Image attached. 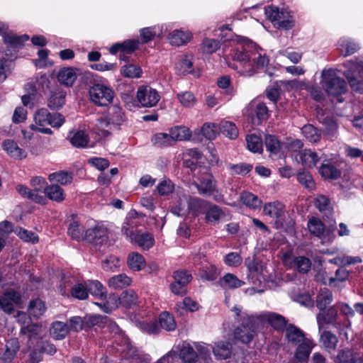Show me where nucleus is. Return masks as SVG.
Here are the masks:
<instances>
[{
  "instance_id": "1",
  "label": "nucleus",
  "mask_w": 363,
  "mask_h": 363,
  "mask_svg": "<svg viewBox=\"0 0 363 363\" xmlns=\"http://www.w3.org/2000/svg\"><path fill=\"white\" fill-rule=\"evenodd\" d=\"M233 59L239 63V66H229L239 69L238 72L242 75L248 77L252 76L258 69L265 68L269 64L268 57L264 54L259 52L254 43L245 40L238 43Z\"/></svg>"
},
{
  "instance_id": "2",
  "label": "nucleus",
  "mask_w": 363,
  "mask_h": 363,
  "mask_svg": "<svg viewBox=\"0 0 363 363\" xmlns=\"http://www.w3.org/2000/svg\"><path fill=\"white\" fill-rule=\"evenodd\" d=\"M233 311L237 316H242V326L238 327L234 331V337L242 343H249L254 337L256 325L259 324L256 315H250L246 313L241 314V309L235 307Z\"/></svg>"
},
{
  "instance_id": "3",
  "label": "nucleus",
  "mask_w": 363,
  "mask_h": 363,
  "mask_svg": "<svg viewBox=\"0 0 363 363\" xmlns=\"http://www.w3.org/2000/svg\"><path fill=\"white\" fill-rule=\"evenodd\" d=\"M322 86L328 95L339 96L346 92L345 81L333 69H324L321 74Z\"/></svg>"
},
{
  "instance_id": "4",
  "label": "nucleus",
  "mask_w": 363,
  "mask_h": 363,
  "mask_svg": "<svg viewBox=\"0 0 363 363\" xmlns=\"http://www.w3.org/2000/svg\"><path fill=\"white\" fill-rule=\"evenodd\" d=\"M344 66L347 68L345 76L351 88L355 91L363 93V63L350 60L345 62Z\"/></svg>"
},
{
  "instance_id": "5",
  "label": "nucleus",
  "mask_w": 363,
  "mask_h": 363,
  "mask_svg": "<svg viewBox=\"0 0 363 363\" xmlns=\"http://www.w3.org/2000/svg\"><path fill=\"white\" fill-rule=\"evenodd\" d=\"M89 92L91 101L98 106H107L113 99V90L103 84L94 85Z\"/></svg>"
},
{
  "instance_id": "6",
  "label": "nucleus",
  "mask_w": 363,
  "mask_h": 363,
  "mask_svg": "<svg viewBox=\"0 0 363 363\" xmlns=\"http://www.w3.org/2000/svg\"><path fill=\"white\" fill-rule=\"evenodd\" d=\"M137 99L141 106L144 107L155 106L160 99L157 90L148 86H141L137 91Z\"/></svg>"
},
{
  "instance_id": "7",
  "label": "nucleus",
  "mask_w": 363,
  "mask_h": 363,
  "mask_svg": "<svg viewBox=\"0 0 363 363\" xmlns=\"http://www.w3.org/2000/svg\"><path fill=\"white\" fill-rule=\"evenodd\" d=\"M199 194L206 196H210L215 193H218L217 182L213 176L210 174H206L199 178V183H194Z\"/></svg>"
},
{
  "instance_id": "8",
  "label": "nucleus",
  "mask_w": 363,
  "mask_h": 363,
  "mask_svg": "<svg viewBox=\"0 0 363 363\" xmlns=\"http://www.w3.org/2000/svg\"><path fill=\"white\" fill-rule=\"evenodd\" d=\"M21 301V295L13 289L6 290L0 296V308L6 313L14 311V305L18 304Z\"/></svg>"
},
{
  "instance_id": "9",
  "label": "nucleus",
  "mask_w": 363,
  "mask_h": 363,
  "mask_svg": "<svg viewBox=\"0 0 363 363\" xmlns=\"http://www.w3.org/2000/svg\"><path fill=\"white\" fill-rule=\"evenodd\" d=\"M108 238V230L101 224H95L90 226L85 232V240L96 245H101Z\"/></svg>"
},
{
  "instance_id": "10",
  "label": "nucleus",
  "mask_w": 363,
  "mask_h": 363,
  "mask_svg": "<svg viewBox=\"0 0 363 363\" xmlns=\"http://www.w3.org/2000/svg\"><path fill=\"white\" fill-rule=\"evenodd\" d=\"M84 330H89L96 325L102 328H111L112 330H118V326L107 316L101 315H86L84 317Z\"/></svg>"
},
{
  "instance_id": "11",
  "label": "nucleus",
  "mask_w": 363,
  "mask_h": 363,
  "mask_svg": "<svg viewBox=\"0 0 363 363\" xmlns=\"http://www.w3.org/2000/svg\"><path fill=\"white\" fill-rule=\"evenodd\" d=\"M284 262L286 265L296 269L301 274H307L311 270L312 264L311 259L305 256H296L290 259L289 257L285 255Z\"/></svg>"
},
{
  "instance_id": "12",
  "label": "nucleus",
  "mask_w": 363,
  "mask_h": 363,
  "mask_svg": "<svg viewBox=\"0 0 363 363\" xmlns=\"http://www.w3.org/2000/svg\"><path fill=\"white\" fill-rule=\"evenodd\" d=\"M256 319L258 320L259 324L262 323L264 320L268 323L277 330H285L287 324V320L281 315L275 313H265L259 315H256Z\"/></svg>"
},
{
  "instance_id": "13",
  "label": "nucleus",
  "mask_w": 363,
  "mask_h": 363,
  "mask_svg": "<svg viewBox=\"0 0 363 363\" xmlns=\"http://www.w3.org/2000/svg\"><path fill=\"white\" fill-rule=\"evenodd\" d=\"M140 216H142V214L138 213L135 210H131L128 213L121 228L122 233L127 238H131L135 235L136 233H134V229L139 225L137 218Z\"/></svg>"
},
{
  "instance_id": "14",
  "label": "nucleus",
  "mask_w": 363,
  "mask_h": 363,
  "mask_svg": "<svg viewBox=\"0 0 363 363\" xmlns=\"http://www.w3.org/2000/svg\"><path fill=\"white\" fill-rule=\"evenodd\" d=\"M337 318V310L335 305L328 308V309H323L316 315V320L318 325V330L320 331L325 325L334 323Z\"/></svg>"
},
{
  "instance_id": "15",
  "label": "nucleus",
  "mask_w": 363,
  "mask_h": 363,
  "mask_svg": "<svg viewBox=\"0 0 363 363\" xmlns=\"http://www.w3.org/2000/svg\"><path fill=\"white\" fill-rule=\"evenodd\" d=\"M295 157L296 160L300 162L304 167L309 169L313 168L320 160L317 153L310 149L299 151Z\"/></svg>"
},
{
  "instance_id": "16",
  "label": "nucleus",
  "mask_w": 363,
  "mask_h": 363,
  "mask_svg": "<svg viewBox=\"0 0 363 363\" xmlns=\"http://www.w3.org/2000/svg\"><path fill=\"white\" fill-rule=\"evenodd\" d=\"M19 348L20 345L17 339L12 338L8 340L5 345V350L0 357L1 363H11Z\"/></svg>"
},
{
  "instance_id": "17",
  "label": "nucleus",
  "mask_w": 363,
  "mask_h": 363,
  "mask_svg": "<svg viewBox=\"0 0 363 363\" xmlns=\"http://www.w3.org/2000/svg\"><path fill=\"white\" fill-rule=\"evenodd\" d=\"M285 337L288 342L295 346L306 339L305 333L294 324H289L285 329Z\"/></svg>"
},
{
  "instance_id": "18",
  "label": "nucleus",
  "mask_w": 363,
  "mask_h": 363,
  "mask_svg": "<svg viewBox=\"0 0 363 363\" xmlns=\"http://www.w3.org/2000/svg\"><path fill=\"white\" fill-rule=\"evenodd\" d=\"M335 362V363H363V357H359V354L356 349H347L338 352Z\"/></svg>"
},
{
  "instance_id": "19",
  "label": "nucleus",
  "mask_w": 363,
  "mask_h": 363,
  "mask_svg": "<svg viewBox=\"0 0 363 363\" xmlns=\"http://www.w3.org/2000/svg\"><path fill=\"white\" fill-rule=\"evenodd\" d=\"M294 357L298 362H304L308 359L315 344L313 340L306 338L298 344Z\"/></svg>"
},
{
  "instance_id": "20",
  "label": "nucleus",
  "mask_w": 363,
  "mask_h": 363,
  "mask_svg": "<svg viewBox=\"0 0 363 363\" xmlns=\"http://www.w3.org/2000/svg\"><path fill=\"white\" fill-rule=\"evenodd\" d=\"M106 118L113 128L123 124L125 121L124 113L120 106L113 105L108 108Z\"/></svg>"
},
{
  "instance_id": "21",
  "label": "nucleus",
  "mask_w": 363,
  "mask_h": 363,
  "mask_svg": "<svg viewBox=\"0 0 363 363\" xmlns=\"http://www.w3.org/2000/svg\"><path fill=\"white\" fill-rule=\"evenodd\" d=\"M191 37V32L188 30H175L169 34L168 40L171 45L181 46L189 42Z\"/></svg>"
},
{
  "instance_id": "22",
  "label": "nucleus",
  "mask_w": 363,
  "mask_h": 363,
  "mask_svg": "<svg viewBox=\"0 0 363 363\" xmlns=\"http://www.w3.org/2000/svg\"><path fill=\"white\" fill-rule=\"evenodd\" d=\"M130 240L144 250H149L155 243L153 235L149 233L138 231Z\"/></svg>"
},
{
  "instance_id": "23",
  "label": "nucleus",
  "mask_w": 363,
  "mask_h": 363,
  "mask_svg": "<svg viewBox=\"0 0 363 363\" xmlns=\"http://www.w3.org/2000/svg\"><path fill=\"white\" fill-rule=\"evenodd\" d=\"M314 205L324 216L329 218L333 215V208L330 200L324 195H318L314 200Z\"/></svg>"
},
{
  "instance_id": "24",
  "label": "nucleus",
  "mask_w": 363,
  "mask_h": 363,
  "mask_svg": "<svg viewBox=\"0 0 363 363\" xmlns=\"http://www.w3.org/2000/svg\"><path fill=\"white\" fill-rule=\"evenodd\" d=\"M179 357L184 363H195L198 354L189 343L183 342L179 349Z\"/></svg>"
},
{
  "instance_id": "25",
  "label": "nucleus",
  "mask_w": 363,
  "mask_h": 363,
  "mask_svg": "<svg viewBox=\"0 0 363 363\" xmlns=\"http://www.w3.org/2000/svg\"><path fill=\"white\" fill-rule=\"evenodd\" d=\"M96 304L105 313H108L121 306L120 296L116 294H110L105 297V301L96 303Z\"/></svg>"
},
{
  "instance_id": "26",
  "label": "nucleus",
  "mask_w": 363,
  "mask_h": 363,
  "mask_svg": "<svg viewBox=\"0 0 363 363\" xmlns=\"http://www.w3.org/2000/svg\"><path fill=\"white\" fill-rule=\"evenodd\" d=\"M69 333V326L62 321H55L50 328V335L55 340H63Z\"/></svg>"
},
{
  "instance_id": "27",
  "label": "nucleus",
  "mask_w": 363,
  "mask_h": 363,
  "mask_svg": "<svg viewBox=\"0 0 363 363\" xmlns=\"http://www.w3.org/2000/svg\"><path fill=\"white\" fill-rule=\"evenodd\" d=\"M2 147L12 157L21 160L27 156L26 152L20 148L13 140H4L2 143Z\"/></svg>"
},
{
  "instance_id": "28",
  "label": "nucleus",
  "mask_w": 363,
  "mask_h": 363,
  "mask_svg": "<svg viewBox=\"0 0 363 363\" xmlns=\"http://www.w3.org/2000/svg\"><path fill=\"white\" fill-rule=\"evenodd\" d=\"M132 283V279L125 274H120L111 277L108 280V286L113 289H121L129 286Z\"/></svg>"
},
{
  "instance_id": "29",
  "label": "nucleus",
  "mask_w": 363,
  "mask_h": 363,
  "mask_svg": "<svg viewBox=\"0 0 363 363\" xmlns=\"http://www.w3.org/2000/svg\"><path fill=\"white\" fill-rule=\"evenodd\" d=\"M232 352L231 345L228 342L218 341L213 347L215 357L220 359H226L230 357Z\"/></svg>"
},
{
  "instance_id": "30",
  "label": "nucleus",
  "mask_w": 363,
  "mask_h": 363,
  "mask_svg": "<svg viewBox=\"0 0 363 363\" xmlns=\"http://www.w3.org/2000/svg\"><path fill=\"white\" fill-rule=\"evenodd\" d=\"M68 138L70 143L75 147H84L89 143V136L83 130H72Z\"/></svg>"
},
{
  "instance_id": "31",
  "label": "nucleus",
  "mask_w": 363,
  "mask_h": 363,
  "mask_svg": "<svg viewBox=\"0 0 363 363\" xmlns=\"http://www.w3.org/2000/svg\"><path fill=\"white\" fill-rule=\"evenodd\" d=\"M279 15L274 21V24L279 28L289 29L294 25L293 17L291 12L287 10H279Z\"/></svg>"
},
{
  "instance_id": "32",
  "label": "nucleus",
  "mask_w": 363,
  "mask_h": 363,
  "mask_svg": "<svg viewBox=\"0 0 363 363\" xmlns=\"http://www.w3.org/2000/svg\"><path fill=\"white\" fill-rule=\"evenodd\" d=\"M245 282L239 279L235 274L228 273L219 280V284L225 289H237L244 285Z\"/></svg>"
},
{
  "instance_id": "33",
  "label": "nucleus",
  "mask_w": 363,
  "mask_h": 363,
  "mask_svg": "<svg viewBox=\"0 0 363 363\" xmlns=\"http://www.w3.org/2000/svg\"><path fill=\"white\" fill-rule=\"evenodd\" d=\"M85 232L84 227L77 220L73 219L70 221L67 233L72 239L77 241L85 240Z\"/></svg>"
},
{
  "instance_id": "34",
  "label": "nucleus",
  "mask_w": 363,
  "mask_h": 363,
  "mask_svg": "<svg viewBox=\"0 0 363 363\" xmlns=\"http://www.w3.org/2000/svg\"><path fill=\"white\" fill-rule=\"evenodd\" d=\"M169 133L173 140L174 144L177 141L189 140L191 136V132L186 126H175L169 129Z\"/></svg>"
},
{
  "instance_id": "35",
  "label": "nucleus",
  "mask_w": 363,
  "mask_h": 363,
  "mask_svg": "<svg viewBox=\"0 0 363 363\" xmlns=\"http://www.w3.org/2000/svg\"><path fill=\"white\" fill-rule=\"evenodd\" d=\"M77 77L75 70L70 67L61 69L57 74L58 81L66 86H72L76 81Z\"/></svg>"
},
{
  "instance_id": "36",
  "label": "nucleus",
  "mask_w": 363,
  "mask_h": 363,
  "mask_svg": "<svg viewBox=\"0 0 363 363\" xmlns=\"http://www.w3.org/2000/svg\"><path fill=\"white\" fill-rule=\"evenodd\" d=\"M44 193L49 199L56 202H62L65 199V194L63 189L57 184L46 186L44 189Z\"/></svg>"
},
{
  "instance_id": "37",
  "label": "nucleus",
  "mask_w": 363,
  "mask_h": 363,
  "mask_svg": "<svg viewBox=\"0 0 363 363\" xmlns=\"http://www.w3.org/2000/svg\"><path fill=\"white\" fill-rule=\"evenodd\" d=\"M16 189L18 193L23 198L30 199L38 203H44L45 198L43 196L39 195L38 193L35 192V191L30 189L26 186L18 184L16 186Z\"/></svg>"
},
{
  "instance_id": "38",
  "label": "nucleus",
  "mask_w": 363,
  "mask_h": 363,
  "mask_svg": "<svg viewBox=\"0 0 363 363\" xmlns=\"http://www.w3.org/2000/svg\"><path fill=\"white\" fill-rule=\"evenodd\" d=\"M121 306L130 308L137 305L138 294L132 289L123 291L120 296Z\"/></svg>"
},
{
  "instance_id": "39",
  "label": "nucleus",
  "mask_w": 363,
  "mask_h": 363,
  "mask_svg": "<svg viewBox=\"0 0 363 363\" xmlns=\"http://www.w3.org/2000/svg\"><path fill=\"white\" fill-rule=\"evenodd\" d=\"M225 211L215 204H211L206 211V218L210 223H218L225 217Z\"/></svg>"
},
{
  "instance_id": "40",
  "label": "nucleus",
  "mask_w": 363,
  "mask_h": 363,
  "mask_svg": "<svg viewBox=\"0 0 363 363\" xmlns=\"http://www.w3.org/2000/svg\"><path fill=\"white\" fill-rule=\"evenodd\" d=\"M319 173L327 179H337L341 175V172L331 163L323 164L319 168Z\"/></svg>"
},
{
  "instance_id": "41",
  "label": "nucleus",
  "mask_w": 363,
  "mask_h": 363,
  "mask_svg": "<svg viewBox=\"0 0 363 363\" xmlns=\"http://www.w3.org/2000/svg\"><path fill=\"white\" fill-rule=\"evenodd\" d=\"M301 133L305 138L312 143L318 142L321 138L320 130L311 124L305 125L301 128Z\"/></svg>"
},
{
  "instance_id": "42",
  "label": "nucleus",
  "mask_w": 363,
  "mask_h": 363,
  "mask_svg": "<svg viewBox=\"0 0 363 363\" xmlns=\"http://www.w3.org/2000/svg\"><path fill=\"white\" fill-rule=\"evenodd\" d=\"M320 342L325 348L335 349L338 342V338L332 332L323 330L320 334Z\"/></svg>"
},
{
  "instance_id": "43",
  "label": "nucleus",
  "mask_w": 363,
  "mask_h": 363,
  "mask_svg": "<svg viewBox=\"0 0 363 363\" xmlns=\"http://www.w3.org/2000/svg\"><path fill=\"white\" fill-rule=\"evenodd\" d=\"M45 303L39 298H35L30 301L28 311L29 314L34 318H40L46 311Z\"/></svg>"
},
{
  "instance_id": "44",
  "label": "nucleus",
  "mask_w": 363,
  "mask_h": 363,
  "mask_svg": "<svg viewBox=\"0 0 363 363\" xmlns=\"http://www.w3.org/2000/svg\"><path fill=\"white\" fill-rule=\"evenodd\" d=\"M66 94L63 91H57L51 94L48 106L52 109H59L65 104Z\"/></svg>"
},
{
  "instance_id": "45",
  "label": "nucleus",
  "mask_w": 363,
  "mask_h": 363,
  "mask_svg": "<svg viewBox=\"0 0 363 363\" xmlns=\"http://www.w3.org/2000/svg\"><path fill=\"white\" fill-rule=\"evenodd\" d=\"M128 265L134 271H140L145 266L144 257L138 252H132L128 257Z\"/></svg>"
},
{
  "instance_id": "46",
  "label": "nucleus",
  "mask_w": 363,
  "mask_h": 363,
  "mask_svg": "<svg viewBox=\"0 0 363 363\" xmlns=\"http://www.w3.org/2000/svg\"><path fill=\"white\" fill-rule=\"evenodd\" d=\"M96 133L101 138L108 136L113 129L106 117L97 119L96 123Z\"/></svg>"
},
{
  "instance_id": "47",
  "label": "nucleus",
  "mask_w": 363,
  "mask_h": 363,
  "mask_svg": "<svg viewBox=\"0 0 363 363\" xmlns=\"http://www.w3.org/2000/svg\"><path fill=\"white\" fill-rule=\"evenodd\" d=\"M284 211V205L278 201L268 203L264 206V213L271 218H279Z\"/></svg>"
},
{
  "instance_id": "48",
  "label": "nucleus",
  "mask_w": 363,
  "mask_h": 363,
  "mask_svg": "<svg viewBox=\"0 0 363 363\" xmlns=\"http://www.w3.org/2000/svg\"><path fill=\"white\" fill-rule=\"evenodd\" d=\"M152 143L154 145L160 147H166L174 145L169 133H156L152 138Z\"/></svg>"
},
{
  "instance_id": "49",
  "label": "nucleus",
  "mask_w": 363,
  "mask_h": 363,
  "mask_svg": "<svg viewBox=\"0 0 363 363\" xmlns=\"http://www.w3.org/2000/svg\"><path fill=\"white\" fill-rule=\"evenodd\" d=\"M220 131L230 139H235L238 135V130L235 125L228 121H223L219 123Z\"/></svg>"
},
{
  "instance_id": "50",
  "label": "nucleus",
  "mask_w": 363,
  "mask_h": 363,
  "mask_svg": "<svg viewBox=\"0 0 363 363\" xmlns=\"http://www.w3.org/2000/svg\"><path fill=\"white\" fill-rule=\"evenodd\" d=\"M198 308L197 303L188 297L185 298L182 301L177 303L175 306L177 313L180 315H183L184 312L186 311H196Z\"/></svg>"
},
{
  "instance_id": "51",
  "label": "nucleus",
  "mask_w": 363,
  "mask_h": 363,
  "mask_svg": "<svg viewBox=\"0 0 363 363\" xmlns=\"http://www.w3.org/2000/svg\"><path fill=\"white\" fill-rule=\"evenodd\" d=\"M208 204V201L198 197H190L188 200L189 210L194 214L202 212Z\"/></svg>"
},
{
  "instance_id": "52",
  "label": "nucleus",
  "mask_w": 363,
  "mask_h": 363,
  "mask_svg": "<svg viewBox=\"0 0 363 363\" xmlns=\"http://www.w3.org/2000/svg\"><path fill=\"white\" fill-rule=\"evenodd\" d=\"M333 301V294L327 289H321L316 297V306L320 311H323Z\"/></svg>"
},
{
  "instance_id": "53",
  "label": "nucleus",
  "mask_w": 363,
  "mask_h": 363,
  "mask_svg": "<svg viewBox=\"0 0 363 363\" xmlns=\"http://www.w3.org/2000/svg\"><path fill=\"white\" fill-rule=\"evenodd\" d=\"M4 42L11 48H16L21 47L23 43L29 39L28 35H16V34L9 33L4 37Z\"/></svg>"
},
{
  "instance_id": "54",
  "label": "nucleus",
  "mask_w": 363,
  "mask_h": 363,
  "mask_svg": "<svg viewBox=\"0 0 363 363\" xmlns=\"http://www.w3.org/2000/svg\"><path fill=\"white\" fill-rule=\"evenodd\" d=\"M88 294L99 298H103L106 295V289L99 281L89 280L86 281Z\"/></svg>"
},
{
  "instance_id": "55",
  "label": "nucleus",
  "mask_w": 363,
  "mask_h": 363,
  "mask_svg": "<svg viewBox=\"0 0 363 363\" xmlns=\"http://www.w3.org/2000/svg\"><path fill=\"white\" fill-rule=\"evenodd\" d=\"M219 274V270L213 264L203 266L200 271L201 278L207 281L216 280Z\"/></svg>"
},
{
  "instance_id": "56",
  "label": "nucleus",
  "mask_w": 363,
  "mask_h": 363,
  "mask_svg": "<svg viewBox=\"0 0 363 363\" xmlns=\"http://www.w3.org/2000/svg\"><path fill=\"white\" fill-rule=\"evenodd\" d=\"M240 199L244 205L252 208H259L262 204V201L257 196L247 191L241 194Z\"/></svg>"
},
{
  "instance_id": "57",
  "label": "nucleus",
  "mask_w": 363,
  "mask_h": 363,
  "mask_svg": "<svg viewBox=\"0 0 363 363\" xmlns=\"http://www.w3.org/2000/svg\"><path fill=\"white\" fill-rule=\"evenodd\" d=\"M48 179L51 182H57L62 185H66L72 182L73 177L72 174L60 171L50 174L48 176Z\"/></svg>"
},
{
  "instance_id": "58",
  "label": "nucleus",
  "mask_w": 363,
  "mask_h": 363,
  "mask_svg": "<svg viewBox=\"0 0 363 363\" xmlns=\"http://www.w3.org/2000/svg\"><path fill=\"white\" fill-rule=\"evenodd\" d=\"M247 149L254 153H260L262 152V141L259 137L256 135H249L246 137Z\"/></svg>"
},
{
  "instance_id": "59",
  "label": "nucleus",
  "mask_w": 363,
  "mask_h": 363,
  "mask_svg": "<svg viewBox=\"0 0 363 363\" xmlns=\"http://www.w3.org/2000/svg\"><path fill=\"white\" fill-rule=\"evenodd\" d=\"M70 294L72 297L79 300H85L88 298V290L86 283H78L71 288Z\"/></svg>"
},
{
  "instance_id": "60",
  "label": "nucleus",
  "mask_w": 363,
  "mask_h": 363,
  "mask_svg": "<svg viewBox=\"0 0 363 363\" xmlns=\"http://www.w3.org/2000/svg\"><path fill=\"white\" fill-rule=\"evenodd\" d=\"M159 323L160 326L167 331H172L176 328L174 318L173 315L168 312H163L160 314Z\"/></svg>"
},
{
  "instance_id": "61",
  "label": "nucleus",
  "mask_w": 363,
  "mask_h": 363,
  "mask_svg": "<svg viewBox=\"0 0 363 363\" xmlns=\"http://www.w3.org/2000/svg\"><path fill=\"white\" fill-rule=\"evenodd\" d=\"M297 179L305 188L312 190L315 188V182L310 172L305 169L301 170L297 174Z\"/></svg>"
},
{
  "instance_id": "62",
  "label": "nucleus",
  "mask_w": 363,
  "mask_h": 363,
  "mask_svg": "<svg viewBox=\"0 0 363 363\" xmlns=\"http://www.w3.org/2000/svg\"><path fill=\"white\" fill-rule=\"evenodd\" d=\"M177 97L181 104L186 108H192L196 103L194 95L190 91H183L177 94Z\"/></svg>"
},
{
  "instance_id": "63",
  "label": "nucleus",
  "mask_w": 363,
  "mask_h": 363,
  "mask_svg": "<svg viewBox=\"0 0 363 363\" xmlns=\"http://www.w3.org/2000/svg\"><path fill=\"white\" fill-rule=\"evenodd\" d=\"M50 113L47 108H42L38 109L34 114V121L35 124L39 126H45L50 124Z\"/></svg>"
},
{
  "instance_id": "64",
  "label": "nucleus",
  "mask_w": 363,
  "mask_h": 363,
  "mask_svg": "<svg viewBox=\"0 0 363 363\" xmlns=\"http://www.w3.org/2000/svg\"><path fill=\"white\" fill-rule=\"evenodd\" d=\"M308 228L310 233L316 237H320L325 230L324 224L315 218L309 220Z\"/></svg>"
}]
</instances>
